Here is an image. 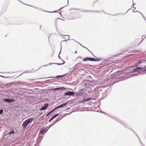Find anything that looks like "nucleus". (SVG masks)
<instances>
[{"label":"nucleus","instance_id":"nucleus-62","mask_svg":"<svg viewBox=\"0 0 146 146\" xmlns=\"http://www.w3.org/2000/svg\"><path fill=\"white\" fill-rule=\"evenodd\" d=\"M118 15V14H117L115 15H113L115 16V15Z\"/></svg>","mask_w":146,"mask_h":146},{"label":"nucleus","instance_id":"nucleus-15","mask_svg":"<svg viewBox=\"0 0 146 146\" xmlns=\"http://www.w3.org/2000/svg\"><path fill=\"white\" fill-rule=\"evenodd\" d=\"M83 96L82 94V92L81 90H79L77 92H75V96L77 97H78L79 96Z\"/></svg>","mask_w":146,"mask_h":146},{"label":"nucleus","instance_id":"nucleus-49","mask_svg":"<svg viewBox=\"0 0 146 146\" xmlns=\"http://www.w3.org/2000/svg\"><path fill=\"white\" fill-rule=\"evenodd\" d=\"M130 129L132 131L133 133L134 132V131L132 129Z\"/></svg>","mask_w":146,"mask_h":146},{"label":"nucleus","instance_id":"nucleus-50","mask_svg":"<svg viewBox=\"0 0 146 146\" xmlns=\"http://www.w3.org/2000/svg\"><path fill=\"white\" fill-rule=\"evenodd\" d=\"M134 3H133V5H132V7L134 9H135V7H134V5H133V4H134Z\"/></svg>","mask_w":146,"mask_h":146},{"label":"nucleus","instance_id":"nucleus-8","mask_svg":"<svg viewBox=\"0 0 146 146\" xmlns=\"http://www.w3.org/2000/svg\"><path fill=\"white\" fill-rule=\"evenodd\" d=\"M48 130V129L46 128H44L41 129H40L39 132V133L40 135H43L45 133H46Z\"/></svg>","mask_w":146,"mask_h":146},{"label":"nucleus","instance_id":"nucleus-34","mask_svg":"<svg viewBox=\"0 0 146 146\" xmlns=\"http://www.w3.org/2000/svg\"><path fill=\"white\" fill-rule=\"evenodd\" d=\"M34 7V8H35V9H38L39 10L43 11L42 10V8H40L37 7Z\"/></svg>","mask_w":146,"mask_h":146},{"label":"nucleus","instance_id":"nucleus-33","mask_svg":"<svg viewBox=\"0 0 146 146\" xmlns=\"http://www.w3.org/2000/svg\"><path fill=\"white\" fill-rule=\"evenodd\" d=\"M68 4H69V2H68V4L67 5H66V6H65L63 7H62L61 8H60L58 10L59 11H60V10L62 9L64 7H65L66 6L68 5Z\"/></svg>","mask_w":146,"mask_h":146},{"label":"nucleus","instance_id":"nucleus-58","mask_svg":"<svg viewBox=\"0 0 146 146\" xmlns=\"http://www.w3.org/2000/svg\"><path fill=\"white\" fill-rule=\"evenodd\" d=\"M129 9L124 14H125V13H126L128 11V10H129Z\"/></svg>","mask_w":146,"mask_h":146},{"label":"nucleus","instance_id":"nucleus-19","mask_svg":"<svg viewBox=\"0 0 146 146\" xmlns=\"http://www.w3.org/2000/svg\"><path fill=\"white\" fill-rule=\"evenodd\" d=\"M62 60L64 62L62 63H50V64H48L49 65H51L52 64H57L58 65H61L64 64L65 63V62L64 60Z\"/></svg>","mask_w":146,"mask_h":146},{"label":"nucleus","instance_id":"nucleus-21","mask_svg":"<svg viewBox=\"0 0 146 146\" xmlns=\"http://www.w3.org/2000/svg\"><path fill=\"white\" fill-rule=\"evenodd\" d=\"M43 136H42L39 135L37 139V141L38 142H40L41 140L43 138Z\"/></svg>","mask_w":146,"mask_h":146},{"label":"nucleus","instance_id":"nucleus-39","mask_svg":"<svg viewBox=\"0 0 146 146\" xmlns=\"http://www.w3.org/2000/svg\"><path fill=\"white\" fill-rule=\"evenodd\" d=\"M61 46V49H60V52L59 53V56H58V57L60 59H61L60 58V56H59V55H60V53H61V49H62V46H61V44L60 45Z\"/></svg>","mask_w":146,"mask_h":146},{"label":"nucleus","instance_id":"nucleus-59","mask_svg":"<svg viewBox=\"0 0 146 146\" xmlns=\"http://www.w3.org/2000/svg\"><path fill=\"white\" fill-rule=\"evenodd\" d=\"M141 14V15H142L143 16V15L142 14V13H141L140 12H139Z\"/></svg>","mask_w":146,"mask_h":146},{"label":"nucleus","instance_id":"nucleus-6","mask_svg":"<svg viewBox=\"0 0 146 146\" xmlns=\"http://www.w3.org/2000/svg\"><path fill=\"white\" fill-rule=\"evenodd\" d=\"M138 71L139 72L142 70H143V71L141 72H138V74L139 75H143L146 74V66L143 68L138 67H137Z\"/></svg>","mask_w":146,"mask_h":146},{"label":"nucleus","instance_id":"nucleus-36","mask_svg":"<svg viewBox=\"0 0 146 146\" xmlns=\"http://www.w3.org/2000/svg\"><path fill=\"white\" fill-rule=\"evenodd\" d=\"M3 110H2V109H1V110H0V115H1L2 114L3 112Z\"/></svg>","mask_w":146,"mask_h":146},{"label":"nucleus","instance_id":"nucleus-16","mask_svg":"<svg viewBox=\"0 0 146 146\" xmlns=\"http://www.w3.org/2000/svg\"><path fill=\"white\" fill-rule=\"evenodd\" d=\"M48 103H45L44 105L40 109V110L41 111L44 110L46 109L47 108L48 106Z\"/></svg>","mask_w":146,"mask_h":146},{"label":"nucleus","instance_id":"nucleus-64","mask_svg":"<svg viewBox=\"0 0 146 146\" xmlns=\"http://www.w3.org/2000/svg\"><path fill=\"white\" fill-rule=\"evenodd\" d=\"M134 9H133V12H135V11H134Z\"/></svg>","mask_w":146,"mask_h":146},{"label":"nucleus","instance_id":"nucleus-35","mask_svg":"<svg viewBox=\"0 0 146 146\" xmlns=\"http://www.w3.org/2000/svg\"><path fill=\"white\" fill-rule=\"evenodd\" d=\"M140 61H141V62L142 63L144 62L145 60L144 59H141L139 60Z\"/></svg>","mask_w":146,"mask_h":146},{"label":"nucleus","instance_id":"nucleus-5","mask_svg":"<svg viewBox=\"0 0 146 146\" xmlns=\"http://www.w3.org/2000/svg\"><path fill=\"white\" fill-rule=\"evenodd\" d=\"M82 84V85L87 89H90L92 86L90 81L88 80H85L83 81Z\"/></svg>","mask_w":146,"mask_h":146},{"label":"nucleus","instance_id":"nucleus-31","mask_svg":"<svg viewBox=\"0 0 146 146\" xmlns=\"http://www.w3.org/2000/svg\"><path fill=\"white\" fill-rule=\"evenodd\" d=\"M64 36H66L68 37V40H63V41H62L61 42H63V41H66L67 40H69V38L70 37V36L69 35H64Z\"/></svg>","mask_w":146,"mask_h":146},{"label":"nucleus","instance_id":"nucleus-60","mask_svg":"<svg viewBox=\"0 0 146 146\" xmlns=\"http://www.w3.org/2000/svg\"><path fill=\"white\" fill-rule=\"evenodd\" d=\"M77 53V52L76 51H75V53Z\"/></svg>","mask_w":146,"mask_h":146},{"label":"nucleus","instance_id":"nucleus-17","mask_svg":"<svg viewBox=\"0 0 146 146\" xmlns=\"http://www.w3.org/2000/svg\"><path fill=\"white\" fill-rule=\"evenodd\" d=\"M133 67H129L127 70H126V71H127L128 72L127 73L128 75V74H130L131 73L133 72Z\"/></svg>","mask_w":146,"mask_h":146},{"label":"nucleus","instance_id":"nucleus-12","mask_svg":"<svg viewBox=\"0 0 146 146\" xmlns=\"http://www.w3.org/2000/svg\"><path fill=\"white\" fill-rule=\"evenodd\" d=\"M99 94L96 92H94V94L91 95V97L93 99L96 100V99L99 96Z\"/></svg>","mask_w":146,"mask_h":146},{"label":"nucleus","instance_id":"nucleus-63","mask_svg":"<svg viewBox=\"0 0 146 146\" xmlns=\"http://www.w3.org/2000/svg\"><path fill=\"white\" fill-rule=\"evenodd\" d=\"M78 64H80V63H78V64H76V65H78Z\"/></svg>","mask_w":146,"mask_h":146},{"label":"nucleus","instance_id":"nucleus-42","mask_svg":"<svg viewBox=\"0 0 146 146\" xmlns=\"http://www.w3.org/2000/svg\"><path fill=\"white\" fill-rule=\"evenodd\" d=\"M53 125H52V124H51L49 126V127L48 128V130Z\"/></svg>","mask_w":146,"mask_h":146},{"label":"nucleus","instance_id":"nucleus-37","mask_svg":"<svg viewBox=\"0 0 146 146\" xmlns=\"http://www.w3.org/2000/svg\"><path fill=\"white\" fill-rule=\"evenodd\" d=\"M92 82L93 83H95V84H98V82H97L96 81H92Z\"/></svg>","mask_w":146,"mask_h":146},{"label":"nucleus","instance_id":"nucleus-40","mask_svg":"<svg viewBox=\"0 0 146 146\" xmlns=\"http://www.w3.org/2000/svg\"><path fill=\"white\" fill-rule=\"evenodd\" d=\"M72 9L78 10H80V9H76V8H73L70 9V10H71Z\"/></svg>","mask_w":146,"mask_h":146},{"label":"nucleus","instance_id":"nucleus-3","mask_svg":"<svg viewBox=\"0 0 146 146\" xmlns=\"http://www.w3.org/2000/svg\"><path fill=\"white\" fill-rule=\"evenodd\" d=\"M33 118H30L25 120L22 124V126L23 128L24 129H26L27 125L31 123L33 120Z\"/></svg>","mask_w":146,"mask_h":146},{"label":"nucleus","instance_id":"nucleus-46","mask_svg":"<svg viewBox=\"0 0 146 146\" xmlns=\"http://www.w3.org/2000/svg\"><path fill=\"white\" fill-rule=\"evenodd\" d=\"M84 48H86V49H87L90 52V51L86 47H84V46H82ZM91 52L92 53V52Z\"/></svg>","mask_w":146,"mask_h":146},{"label":"nucleus","instance_id":"nucleus-52","mask_svg":"<svg viewBox=\"0 0 146 146\" xmlns=\"http://www.w3.org/2000/svg\"><path fill=\"white\" fill-rule=\"evenodd\" d=\"M138 139L140 141V143H141V144L142 143H141V140H140V139Z\"/></svg>","mask_w":146,"mask_h":146},{"label":"nucleus","instance_id":"nucleus-47","mask_svg":"<svg viewBox=\"0 0 146 146\" xmlns=\"http://www.w3.org/2000/svg\"><path fill=\"white\" fill-rule=\"evenodd\" d=\"M49 66V65H48V64H46V65H43L42 67L46 66Z\"/></svg>","mask_w":146,"mask_h":146},{"label":"nucleus","instance_id":"nucleus-4","mask_svg":"<svg viewBox=\"0 0 146 146\" xmlns=\"http://www.w3.org/2000/svg\"><path fill=\"white\" fill-rule=\"evenodd\" d=\"M108 116L109 117H110L112 119L114 120H115L116 121L118 122L121 125H123L125 127L127 128H128V125L127 124H126L125 123V122H123L121 120L119 119H118V118H117L116 117H113V116H110L109 115H108Z\"/></svg>","mask_w":146,"mask_h":146},{"label":"nucleus","instance_id":"nucleus-51","mask_svg":"<svg viewBox=\"0 0 146 146\" xmlns=\"http://www.w3.org/2000/svg\"><path fill=\"white\" fill-rule=\"evenodd\" d=\"M72 40H73L74 41H75V42H77V43H79V42H77V41H76V40H74V39H72Z\"/></svg>","mask_w":146,"mask_h":146},{"label":"nucleus","instance_id":"nucleus-55","mask_svg":"<svg viewBox=\"0 0 146 146\" xmlns=\"http://www.w3.org/2000/svg\"><path fill=\"white\" fill-rule=\"evenodd\" d=\"M63 38L64 39H67V38L65 37H63Z\"/></svg>","mask_w":146,"mask_h":146},{"label":"nucleus","instance_id":"nucleus-38","mask_svg":"<svg viewBox=\"0 0 146 146\" xmlns=\"http://www.w3.org/2000/svg\"><path fill=\"white\" fill-rule=\"evenodd\" d=\"M133 133H134V134L137 137H138V139H139V137L138 136V135L137 134V133L134 131Z\"/></svg>","mask_w":146,"mask_h":146},{"label":"nucleus","instance_id":"nucleus-41","mask_svg":"<svg viewBox=\"0 0 146 146\" xmlns=\"http://www.w3.org/2000/svg\"><path fill=\"white\" fill-rule=\"evenodd\" d=\"M42 113H43L42 112L41 113H40V112H39V115L38 116H39L40 115H41Z\"/></svg>","mask_w":146,"mask_h":146},{"label":"nucleus","instance_id":"nucleus-32","mask_svg":"<svg viewBox=\"0 0 146 146\" xmlns=\"http://www.w3.org/2000/svg\"><path fill=\"white\" fill-rule=\"evenodd\" d=\"M138 72L137 67L135 69H133V72Z\"/></svg>","mask_w":146,"mask_h":146},{"label":"nucleus","instance_id":"nucleus-30","mask_svg":"<svg viewBox=\"0 0 146 146\" xmlns=\"http://www.w3.org/2000/svg\"><path fill=\"white\" fill-rule=\"evenodd\" d=\"M19 84L21 85H25L26 83L24 82H19Z\"/></svg>","mask_w":146,"mask_h":146},{"label":"nucleus","instance_id":"nucleus-48","mask_svg":"<svg viewBox=\"0 0 146 146\" xmlns=\"http://www.w3.org/2000/svg\"><path fill=\"white\" fill-rule=\"evenodd\" d=\"M93 11V12H100V11Z\"/></svg>","mask_w":146,"mask_h":146},{"label":"nucleus","instance_id":"nucleus-54","mask_svg":"<svg viewBox=\"0 0 146 146\" xmlns=\"http://www.w3.org/2000/svg\"><path fill=\"white\" fill-rule=\"evenodd\" d=\"M145 38H143V39L141 40V42H140L139 43V44H138V45H139L141 43V42H142V40H143V39Z\"/></svg>","mask_w":146,"mask_h":146},{"label":"nucleus","instance_id":"nucleus-61","mask_svg":"<svg viewBox=\"0 0 146 146\" xmlns=\"http://www.w3.org/2000/svg\"><path fill=\"white\" fill-rule=\"evenodd\" d=\"M58 19H60V20H62V19H60V18H58Z\"/></svg>","mask_w":146,"mask_h":146},{"label":"nucleus","instance_id":"nucleus-18","mask_svg":"<svg viewBox=\"0 0 146 146\" xmlns=\"http://www.w3.org/2000/svg\"><path fill=\"white\" fill-rule=\"evenodd\" d=\"M59 115V114H56L54 115L49 120L48 122H51V121L53 120L56 117H57Z\"/></svg>","mask_w":146,"mask_h":146},{"label":"nucleus","instance_id":"nucleus-28","mask_svg":"<svg viewBox=\"0 0 146 146\" xmlns=\"http://www.w3.org/2000/svg\"><path fill=\"white\" fill-rule=\"evenodd\" d=\"M89 61V57H86L83 59V61Z\"/></svg>","mask_w":146,"mask_h":146},{"label":"nucleus","instance_id":"nucleus-29","mask_svg":"<svg viewBox=\"0 0 146 146\" xmlns=\"http://www.w3.org/2000/svg\"><path fill=\"white\" fill-rule=\"evenodd\" d=\"M84 100H85V98H84L82 100L80 101H79L78 102L80 103H84V102H86L85 101H84Z\"/></svg>","mask_w":146,"mask_h":146},{"label":"nucleus","instance_id":"nucleus-1","mask_svg":"<svg viewBox=\"0 0 146 146\" xmlns=\"http://www.w3.org/2000/svg\"><path fill=\"white\" fill-rule=\"evenodd\" d=\"M106 88V87L98 86L95 88L93 92L97 93L99 95L102 94V96L104 97L106 96L107 94V89Z\"/></svg>","mask_w":146,"mask_h":146},{"label":"nucleus","instance_id":"nucleus-26","mask_svg":"<svg viewBox=\"0 0 146 146\" xmlns=\"http://www.w3.org/2000/svg\"><path fill=\"white\" fill-rule=\"evenodd\" d=\"M80 11L82 12H87L88 11H92L91 10H85L83 9H80Z\"/></svg>","mask_w":146,"mask_h":146},{"label":"nucleus","instance_id":"nucleus-9","mask_svg":"<svg viewBox=\"0 0 146 146\" xmlns=\"http://www.w3.org/2000/svg\"><path fill=\"white\" fill-rule=\"evenodd\" d=\"M64 95L65 96H75V92L72 91H68L66 92Z\"/></svg>","mask_w":146,"mask_h":146},{"label":"nucleus","instance_id":"nucleus-10","mask_svg":"<svg viewBox=\"0 0 146 146\" xmlns=\"http://www.w3.org/2000/svg\"><path fill=\"white\" fill-rule=\"evenodd\" d=\"M68 104V103L67 102L63 103L61 104H60L59 106L55 107V108H54L56 110L58 109L61 108L66 106Z\"/></svg>","mask_w":146,"mask_h":146},{"label":"nucleus","instance_id":"nucleus-7","mask_svg":"<svg viewBox=\"0 0 146 146\" xmlns=\"http://www.w3.org/2000/svg\"><path fill=\"white\" fill-rule=\"evenodd\" d=\"M15 101V99L13 98H5L3 99L4 102H7L9 104H11Z\"/></svg>","mask_w":146,"mask_h":146},{"label":"nucleus","instance_id":"nucleus-14","mask_svg":"<svg viewBox=\"0 0 146 146\" xmlns=\"http://www.w3.org/2000/svg\"><path fill=\"white\" fill-rule=\"evenodd\" d=\"M81 90L83 96L87 95L88 94L90 93V92L89 91H87L85 89H81Z\"/></svg>","mask_w":146,"mask_h":146},{"label":"nucleus","instance_id":"nucleus-43","mask_svg":"<svg viewBox=\"0 0 146 146\" xmlns=\"http://www.w3.org/2000/svg\"><path fill=\"white\" fill-rule=\"evenodd\" d=\"M54 90H58V88H55L54 89Z\"/></svg>","mask_w":146,"mask_h":146},{"label":"nucleus","instance_id":"nucleus-20","mask_svg":"<svg viewBox=\"0 0 146 146\" xmlns=\"http://www.w3.org/2000/svg\"><path fill=\"white\" fill-rule=\"evenodd\" d=\"M56 110L54 108L53 109L51 110L49 112L48 114L46 115L45 118H46L48 116L50 115L51 113H53L54 111H56Z\"/></svg>","mask_w":146,"mask_h":146},{"label":"nucleus","instance_id":"nucleus-13","mask_svg":"<svg viewBox=\"0 0 146 146\" xmlns=\"http://www.w3.org/2000/svg\"><path fill=\"white\" fill-rule=\"evenodd\" d=\"M101 58H98L96 59L94 58L89 57V61L94 62H97L101 60Z\"/></svg>","mask_w":146,"mask_h":146},{"label":"nucleus","instance_id":"nucleus-44","mask_svg":"<svg viewBox=\"0 0 146 146\" xmlns=\"http://www.w3.org/2000/svg\"><path fill=\"white\" fill-rule=\"evenodd\" d=\"M58 121H56L54 123H53V124H52V125H54Z\"/></svg>","mask_w":146,"mask_h":146},{"label":"nucleus","instance_id":"nucleus-27","mask_svg":"<svg viewBox=\"0 0 146 146\" xmlns=\"http://www.w3.org/2000/svg\"><path fill=\"white\" fill-rule=\"evenodd\" d=\"M137 75H139L138 74V73L137 74H131V75H130V74H128V75H129V76L127 77L126 78H129V76H137Z\"/></svg>","mask_w":146,"mask_h":146},{"label":"nucleus","instance_id":"nucleus-25","mask_svg":"<svg viewBox=\"0 0 146 146\" xmlns=\"http://www.w3.org/2000/svg\"><path fill=\"white\" fill-rule=\"evenodd\" d=\"M92 99H93L92 97H89V98H85V102H86L89 101L90 100H92Z\"/></svg>","mask_w":146,"mask_h":146},{"label":"nucleus","instance_id":"nucleus-53","mask_svg":"<svg viewBox=\"0 0 146 146\" xmlns=\"http://www.w3.org/2000/svg\"><path fill=\"white\" fill-rule=\"evenodd\" d=\"M9 84H11V83H8V84H7L6 86H8V85H9Z\"/></svg>","mask_w":146,"mask_h":146},{"label":"nucleus","instance_id":"nucleus-11","mask_svg":"<svg viewBox=\"0 0 146 146\" xmlns=\"http://www.w3.org/2000/svg\"><path fill=\"white\" fill-rule=\"evenodd\" d=\"M68 73H67L66 74H64L62 75H58L57 76H54V77H48L47 78H62L64 77V76H66L68 74Z\"/></svg>","mask_w":146,"mask_h":146},{"label":"nucleus","instance_id":"nucleus-23","mask_svg":"<svg viewBox=\"0 0 146 146\" xmlns=\"http://www.w3.org/2000/svg\"><path fill=\"white\" fill-rule=\"evenodd\" d=\"M58 90H59L60 91H63V90H65L66 89L65 88L63 87H60L59 88H58Z\"/></svg>","mask_w":146,"mask_h":146},{"label":"nucleus","instance_id":"nucleus-45","mask_svg":"<svg viewBox=\"0 0 146 146\" xmlns=\"http://www.w3.org/2000/svg\"><path fill=\"white\" fill-rule=\"evenodd\" d=\"M47 12H48L53 13L56 12V11H52V12H48V11H47Z\"/></svg>","mask_w":146,"mask_h":146},{"label":"nucleus","instance_id":"nucleus-24","mask_svg":"<svg viewBox=\"0 0 146 146\" xmlns=\"http://www.w3.org/2000/svg\"><path fill=\"white\" fill-rule=\"evenodd\" d=\"M141 61H140L139 60L138 62L137 63V64H135V66L136 67H138L139 66H140L139 65L140 64H141Z\"/></svg>","mask_w":146,"mask_h":146},{"label":"nucleus","instance_id":"nucleus-57","mask_svg":"<svg viewBox=\"0 0 146 146\" xmlns=\"http://www.w3.org/2000/svg\"><path fill=\"white\" fill-rule=\"evenodd\" d=\"M78 44H80V46H83L81 45V44H80V43H78Z\"/></svg>","mask_w":146,"mask_h":146},{"label":"nucleus","instance_id":"nucleus-2","mask_svg":"<svg viewBox=\"0 0 146 146\" xmlns=\"http://www.w3.org/2000/svg\"><path fill=\"white\" fill-rule=\"evenodd\" d=\"M124 74H119L118 75H115L113 76L112 78V79H115V80L114 81L113 80H112V84L111 85H112L116 83L117 82H119L123 80L124 79H125L126 77H125Z\"/></svg>","mask_w":146,"mask_h":146},{"label":"nucleus","instance_id":"nucleus-56","mask_svg":"<svg viewBox=\"0 0 146 146\" xmlns=\"http://www.w3.org/2000/svg\"><path fill=\"white\" fill-rule=\"evenodd\" d=\"M82 58V57H80V56H79V57H78L77 58Z\"/></svg>","mask_w":146,"mask_h":146},{"label":"nucleus","instance_id":"nucleus-22","mask_svg":"<svg viewBox=\"0 0 146 146\" xmlns=\"http://www.w3.org/2000/svg\"><path fill=\"white\" fill-rule=\"evenodd\" d=\"M15 131L14 130H12L8 132V135H10L14 133Z\"/></svg>","mask_w":146,"mask_h":146}]
</instances>
